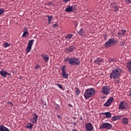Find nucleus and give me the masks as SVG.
<instances>
[{
  "label": "nucleus",
  "instance_id": "nucleus-28",
  "mask_svg": "<svg viewBox=\"0 0 131 131\" xmlns=\"http://www.w3.org/2000/svg\"><path fill=\"white\" fill-rule=\"evenodd\" d=\"M47 17H48V24H50L51 22H52V19L53 18V16H49V15H47Z\"/></svg>",
  "mask_w": 131,
  "mask_h": 131
},
{
  "label": "nucleus",
  "instance_id": "nucleus-5",
  "mask_svg": "<svg viewBox=\"0 0 131 131\" xmlns=\"http://www.w3.org/2000/svg\"><path fill=\"white\" fill-rule=\"evenodd\" d=\"M33 42H34V39L30 40L29 41L26 50L27 54H28V53H29L31 51L32 46L33 45Z\"/></svg>",
  "mask_w": 131,
  "mask_h": 131
},
{
  "label": "nucleus",
  "instance_id": "nucleus-27",
  "mask_svg": "<svg viewBox=\"0 0 131 131\" xmlns=\"http://www.w3.org/2000/svg\"><path fill=\"white\" fill-rule=\"evenodd\" d=\"M112 9H113L114 12H117V11H118V10H119V8H118V7H117V6H113L112 7Z\"/></svg>",
  "mask_w": 131,
  "mask_h": 131
},
{
  "label": "nucleus",
  "instance_id": "nucleus-30",
  "mask_svg": "<svg viewBox=\"0 0 131 131\" xmlns=\"http://www.w3.org/2000/svg\"><path fill=\"white\" fill-rule=\"evenodd\" d=\"M102 60L101 58H98L97 59L95 60V63H96V64H100L101 62H102Z\"/></svg>",
  "mask_w": 131,
  "mask_h": 131
},
{
  "label": "nucleus",
  "instance_id": "nucleus-34",
  "mask_svg": "<svg viewBox=\"0 0 131 131\" xmlns=\"http://www.w3.org/2000/svg\"><path fill=\"white\" fill-rule=\"evenodd\" d=\"M58 26H59V25L57 23L55 24H53L52 25V27H53L54 28H56L58 27Z\"/></svg>",
  "mask_w": 131,
  "mask_h": 131
},
{
  "label": "nucleus",
  "instance_id": "nucleus-36",
  "mask_svg": "<svg viewBox=\"0 0 131 131\" xmlns=\"http://www.w3.org/2000/svg\"><path fill=\"white\" fill-rule=\"evenodd\" d=\"M114 82H115V83H116V84H118V83H119V80L115 79L114 80Z\"/></svg>",
  "mask_w": 131,
  "mask_h": 131
},
{
  "label": "nucleus",
  "instance_id": "nucleus-39",
  "mask_svg": "<svg viewBox=\"0 0 131 131\" xmlns=\"http://www.w3.org/2000/svg\"><path fill=\"white\" fill-rule=\"evenodd\" d=\"M128 4H131V0H125Z\"/></svg>",
  "mask_w": 131,
  "mask_h": 131
},
{
  "label": "nucleus",
  "instance_id": "nucleus-15",
  "mask_svg": "<svg viewBox=\"0 0 131 131\" xmlns=\"http://www.w3.org/2000/svg\"><path fill=\"white\" fill-rule=\"evenodd\" d=\"M41 57L43 59L44 61L46 63H48L49 62V60L50 59V57L48 55V54H42Z\"/></svg>",
  "mask_w": 131,
  "mask_h": 131
},
{
  "label": "nucleus",
  "instance_id": "nucleus-29",
  "mask_svg": "<svg viewBox=\"0 0 131 131\" xmlns=\"http://www.w3.org/2000/svg\"><path fill=\"white\" fill-rule=\"evenodd\" d=\"M55 108L57 111H60V110H61V107H60V105H59L58 104H57V103H55Z\"/></svg>",
  "mask_w": 131,
  "mask_h": 131
},
{
  "label": "nucleus",
  "instance_id": "nucleus-32",
  "mask_svg": "<svg viewBox=\"0 0 131 131\" xmlns=\"http://www.w3.org/2000/svg\"><path fill=\"white\" fill-rule=\"evenodd\" d=\"M75 91L77 96H79V94H80V91H79V90L77 88H76Z\"/></svg>",
  "mask_w": 131,
  "mask_h": 131
},
{
  "label": "nucleus",
  "instance_id": "nucleus-38",
  "mask_svg": "<svg viewBox=\"0 0 131 131\" xmlns=\"http://www.w3.org/2000/svg\"><path fill=\"white\" fill-rule=\"evenodd\" d=\"M113 61H114V59H113V58H110L108 59L109 63H111V62H113Z\"/></svg>",
  "mask_w": 131,
  "mask_h": 131
},
{
  "label": "nucleus",
  "instance_id": "nucleus-19",
  "mask_svg": "<svg viewBox=\"0 0 131 131\" xmlns=\"http://www.w3.org/2000/svg\"><path fill=\"white\" fill-rule=\"evenodd\" d=\"M126 68L128 69L129 72H131V61H129L127 63Z\"/></svg>",
  "mask_w": 131,
  "mask_h": 131
},
{
  "label": "nucleus",
  "instance_id": "nucleus-6",
  "mask_svg": "<svg viewBox=\"0 0 131 131\" xmlns=\"http://www.w3.org/2000/svg\"><path fill=\"white\" fill-rule=\"evenodd\" d=\"M66 67L65 66H63L61 68V71H62V76L63 78L64 79H67L68 78V73L66 72Z\"/></svg>",
  "mask_w": 131,
  "mask_h": 131
},
{
  "label": "nucleus",
  "instance_id": "nucleus-41",
  "mask_svg": "<svg viewBox=\"0 0 131 131\" xmlns=\"http://www.w3.org/2000/svg\"><path fill=\"white\" fill-rule=\"evenodd\" d=\"M62 1H63L64 3H67L68 2L70 1V0H62Z\"/></svg>",
  "mask_w": 131,
  "mask_h": 131
},
{
  "label": "nucleus",
  "instance_id": "nucleus-42",
  "mask_svg": "<svg viewBox=\"0 0 131 131\" xmlns=\"http://www.w3.org/2000/svg\"><path fill=\"white\" fill-rule=\"evenodd\" d=\"M68 106L69 107H70V108H72V107H73V106H72V105L70 103H69Z\"/></svg>",
  "mask_w": 131,
  "mask_h": 131
},
{
  "label": "nucleus",
  "instance_id": "nucleus-16",
  "mask_svg": "<svg viewBox=\"0 0 131 131\" xmlns=\"http://www.w3.org/2000/svg\"><path fill=\"white\" fill-rule=\"evenodd\" d=\"M37 119H38V116H36L35 117H33V118H31L30 120L31 122H32V123H35V122L37 121Z\"/></svg>",
  "mask_w": 131,
  "mask_h": 131
},
{
  "label": "nucleus",
  "instance_id": "nucleus-18",
  "mask_svg": "<svg viewBox=\"0 0 131 131\" xmlns=\"http://www.w3.org/2000/svg\"><path fill=\"white\" fill-rule=\"evenodd\" d=\"M121 118L120 116H115L112 118V121H116V120H119V119Z\"/></svg>",
  "mask_w": 131,
  "mask_h": 131
},
{
  "label": "nucleus",
  "instance_id": "nucleus-10",
  "mask_svg": "<svg viewBox=\"0 0 131 131\" xmlns=\"http://www.w3.org/2000/svg\"><path fill=\"white\" fill-rule=\"evenodd\" d=\"M127 108V103L125 102L122 101L119 104V109H126Z\"/></svg>",
  "mask_w": 131,
  "mask_h": 131
},
{
  "label": "nucleus",
  "instance_id": "nucleus-7",
  "mask_svg": "<svg viewBox=\"0 0 131 131\" xmlns=\"http://www.w3.org/2000/svg\"><path fill=\"white\" fill-rule=\"evenodd\" d=\"M112 127V125L108 123H103L100 126V128L110 129Z\"/></svg>",
  "mask_w": 131,
  "mask_h": 131
},
{
  "label": "nucleus",
  "instance_id": "nucleus-2",
  "mask_svg": "<svg viewBox=\"0 0 131 131\" xmlns=\"http://www.w3.org/2000/svg\"><path fill=\"white\" fill-rule=\"evenodd\" d=\"M64 62H68L70 65L74 66V65H79L80 60H79L78 58L75 57H67L64 58Z\"/></svg>",
  "mask_w": 131,
  "mask_h": 131
},
{
  "label": "nucleus",
  "instance_id": "nucleus-14",
  "mask_svg": "<svg viewBox=\"0 0 131 131\" xmlns=\"http://www.w3.org/2000/svg\"><path fill=\"white\" fill-rule=\"evenodd\" d=\"M0 74L2 75V76H3L4 77H7V75H9V76H11V74L5 72L4 70H3L0 71Z\"/></svg>",
  "mask_w": 131,
  "mask_h": 131
},
{
  "label": "nucleus",
  "instance_id": "nucleus-47",
  "mask_svg": "<svg viewBox=\"0 0 131 131\" xmlns=\"http://www.w3.org/2000/svg\"><path fill=\"white\" fill-rule=\"evenodd\" d=\"M80 120H82V118H80Z\"/></svg>",
  "mask_w": 131,
  "mask_h": 131
},
{
  "label": "nucleus",
  "instance_id": "nucleus-4",
  "mask_svg": "<svg viewBox=\"0 0 131 131\" xmlns=\"http://www.w3.org/2000/svg\"><path fill=\"white\" fill-rule=\"evenodd\" d=\"M117 43V40L114 38H110L104 44L105 48H110L111 46L113 45H116Z\"/></svg>",
  "mask_w": 131,
  "mask_h": 131
},
{
  "label": "nucleus",
  "instance_id": "nucleus-26",
  "mask_svg": "<svg viewBox=\"0 0 131 131\" xmlns=\"http://www.w3.org/2000/svg\"><path fill=\"white\" fill-rule=\"evenodd\" d=\"M73 37V34H69L66 36V38L67 39H70V38H72V37Z\"/></svg>",
  "mask_w": 131,
  "mask_h": 131
},
{
  "label": "nucleus",
  "instance_id": "nucleus-12",
  "mask_svg": "<svg viewBox=\"0 0 131 131\" xmlns=\"http://www.w3.org/2000/svg\"><path fill=\"white\" fill-rule=\"evenodd\" d=\"M125 32H126V30H120L117 33V36L119 38H121V37H123L125 35Z\"/></svg>",
  "mask_w": 131,
  "mask_h": 131
},
{
  "label": "nucleus",
  "instance_id": "nucleus-43",
  "mask_svg": "<svg viewBox=\"0 0 131 131\" xmlns=\"http://www.w3.org/2000/svg\"><path fill=\"white\" fill-rule=\"evenodd\" d=\"M32 116H34V117H35V116H37V115H36V114H35V113H34V114L32 115Z\"/></svg>",
  "mask_w": 131,
  "mask_h": 131
},
{
  "label": "nucleus",
  "instance_id": "nucleus-13",
  "mask_svg": "<svg viewBox=\"0 0 131 131\" xmlns=\"http://www.w3.org/2000/svg\"><path fill=\"white\" fill-rule=\"evenodd\" d=\"M112 102H113V97H110L103 104V106H105V107H109V106L112 104Z\"/></svg>",
  "mask_w": 131,
  "mask_h": 131
},
{
  "label": "nucleus",
  "instance_id": "nucleus-37",
  "mask_svg": "<svg viewBox=\"0 0 131 131\" xmlns=\"http://www.w3.org/2000/svg\"><path fill=\"white\" fill-rule=\"evenodd\" d=\"M56 85H57V86H58V88H59V89L62 90V86L61 84L57 83V84H56Z\"/></svg>",
  "mask_w": 131,
  "mask_h": 131
},
{
  "label": "nucleus",
  "instance_id": "nucleus-1",
  "mask_svg": "<svg viewBox=\"0 0 131 131\" xmlns=\"http://www.w3.org/2000/svg\"><path fill=\"white\" fill-rule=\"evenodd\" d=\"M121 72H122V70L121 69L117 68H114L112 71L110 75V77L112 79H116L120 76V74H121Z\"/></svg>",
  "mask_w": 131,
  "mask_h": 131
},
{
  "label": "nucleus",
  "instance_id": "nucleus-17",
  "mask_svg": "<svg viewBox=\"0 0 131 131\" xmlns=\"http://www.w3.org/2000/svg\"><path fill=\"white\" fill-rule=\"evenodd\" d=\"M0 131H10L9 128L6 127L3 125H0Z\"/></svg>",
  "mask_w": 131,
  "mask_h": 131
},
{
  "label": "nucleus",
  "instance_id": "nucleus-46",
  "mask_svg": "<svg viewBox=\"0 0 131 131\" xmlns=\"http://www.w3.org/2000/svg\"><path fill=\"white\" fill-rule=\"evenodd\" d=\"M74 126H76V123H74Z\"/></svg>",
  "mask_w": 131,
  "mask_h": 131
},
{
  "label": "nucleus",
  "instance_id": "nucleus-33",
  "mask_svg": "<svg viewBox=\"0 0 131 131\" xmlns=\"http://www.w3.org/2000/svg\"><path fill=\"white\" fill-rule=\"evenodd\" d=\"M11 46V44H9L8 42H5L4 45V48H8V47H10Z\"/></svg>",
  "mask_w": 131,
  "mask_h": 131
},
{
  "label": "nucleus",
  "instance_id": "nucleus-3",
  "mask_svg": "<svg viewBox=\"0 0 131 131\" xmlns=\"http://www.w3.org/2000/svg\"><path fill=\"white\" fill-rule=\"evenodd\" d=\"M94 95H95V89L90 88L85 90L84 94V97L85 99H86L88 100L89 98H92V97H93Z\"/></svg>",
  "mask_w": 131,
  "mask_h": 131
},
{
  "label": "nucleus",
  "instance_id": "nucleus-35",
  "mask_svg": "<svg viewBox=\"0 0 131 131\" xmlns=\"http://www.w3.org/2000/svg\"><path fill=\"white\" fill-rule=\"evenodd\" d=\"M4 12H5V10H4V9L0 8V16H1V15H2V14H3V13H4Z\"/></svg>",
  "mask_w": 131,
  "mask_h": 131
},
{
  "label": "nucleus",
  "instance_id": "nucleus-23",
  "mask_svg": "<svg viewBox=\"0 0 131 131\" xmlns=\"http://www.w3.org/2000/svg\"><path fill=\"white\" fill-rule=\"evenodd\" d=\"M128 123V119H127V118H122V123L124 124H127Z\"/></svg>",
  "mask_w": 131,
  "mask_h": 131
},
{
  "label": "nucleus",
  "instance_id": "nucleus-40",
  "mask_svg": "<svg viewBox=\"0 0 131 131\" xmlns=\"http://www.w3.org/2000/svg\"><path fill=\"white\" fill-rule=\"evenodd\" d=\"M39 69V66L37 65L35 67V69Z\"/></svg>",
  "mask_w": 131,
  "mask_h": 131
},
{
  "label": "nucleus",
  "instance_id": "nucleus-11",
  "mask_svg": "<svg viewBox=\"0 0 131 131\" xmlns=\"http://www.w3.org/2000/svg\"><path fill=\"white\" fill-rule=\"evenodd\" d=\"M75 46L74 45L71 46L67 48L66 52L67 54H70V53L73 52L75 50Z\"/></svg>",
  "mask_w": 131,
  "mask_h": 131
},
{
  "label": "nucleus",
  "instance_id": "nucleus-24",
  "mask_svg": "<svg viewBox=\"0 0 131 131\" xmlns=\"http://www.w3.org/2000/svg\"><path fill=\"white\" fill-rule=\"evenodd\" d=\"M29 35V33L27 31H24L23 34V37H27Z\"/></svg>",
  "mask_w": 131,
  "mask_h": 131
},
{
  "label": "nucleus",
  "instance_id": "nucleus-20",
  "mask_svg": "<svg viewBox=\"0 0 131 131\" xmlns=\"http://www.w3.org/2000/svg\"><path fill=\"white\" fill-rule=\"evenodd\" d=\"M78 34L81 36H84V30L81 28L79 31L78 32Z\"/></svg>",
  "mask_w": 131,
  "mask_h": 131
},
{
  "label": "nucleus",
  "instance_id": "nucleus-31",
  "mask_svg": "<svg viewBox=\"0 0 131 131\" xmlns=\"http://www.w3.org/2000/svg\"><path fill=\"white\" fill-rule=\"evenodd\" d=\"M120 45L121 47H123V46L125 45V41L124 40H122L121 41H120Z\"/></svg>",
  "mask_w": 131,
  "mask_h": 131
},
{
  "label": "nucleus",
  "instance_id": "nucleus-21",
  "mask_svg": "<svg viewBox=\"0 0 131 131\" xmlns=\"http://www.w3.org/2000/svg\"><path fill=\"white\" fill-rule=\"evenodd\" d=\"M102 114L106 116V118H111V113L109 112L102 113Z\"/></svg>",
  "mask_w": 131,
  "mask_h": 131
},
{
  "label": "nucleus",
  "instance_id": "nucleus-45",
  "mask_svg": "<svg viewBox=\"0 0 131 131\" xmlns=\"http://www.w3.org/2000/svg\"><path fill=\"white\" fill-rule=\"evenodd\" d=\"M57 117H58V118H61V116H60V115H57Z\"/></svg>",
  "mask_w": 131,
  "mask_h": 131
},
{
  "label": "nucleus",
  "instance_id": "nucleus-9",
  "mask_svg": "<svg viewBox=\"0 0 131 131\" xmlns=\"http://www.w3.org/2000/svg\"><path fill=\"white\" fill-rule=\"evenodd\" d=\"M85 127L86 131H92L93 129H94V126L91 123H85Z\"/></svg>",
  "mask_w": 131,
  "mask_h": 131
},
{
  "label": "nucleus",
  "instance_id": "nucleus-8",
  "mask_svg": "<svg viewBox=\"0 0 131 131\" xmlns=\"http://www.w3.org/2000/svg\"><path fill=\"white\" fill-rule=\"evenodd\" d=\"M102 92L104 95H108L110 93V86H103L102 89Z\"/></svg>",
  "mask_w": 131,
  "mask_h": 131
},
{
  "label": "nucleus",
  "instance_id": "nucleus-25",
  "mask_svg": "<svg viewBox=\"0 0 131 131\" xmlns=\"http://www.w3.org/2000/svg\"><path fill=\"white\" fill-rule=\"evenodd\" d=\"M26 127L27 128H29V129H32V127H33V124L31 123H28L27 124Z\"/></svg>",
  "mask_w": 131,
  "mask_h": 131
},
{
  "label": "nucleus",
  "instance_id": "nucleus-44",
  "mask_svg": "<svg viewBox=\"0 0 131 131\" xmlns=\"http://www.w3.org/2000/svg\"><path fill=\"white\" fill-rule=\"evenodd\" d=\"M9 103V104H10V105H11V106H13V103H12V101H10V102H8Z\"/></svg>",
  "mask_w": 131,
  "mask_h": 131
},
{
  "label": "nucleus",
  "instance_id": "nucleus-22",
  "mask_svg": "<svg viewBox=\"0 0 131 131\" xmlns=\"http://www.w3.org/2000/svg\"><path fill=\"white\" fill-rule=\"evenodd\" d=\"M66 12H72L73 11V7L72 6L69 7L67 8L65 10Z\"/></svg>",
  "mask_w": 131,
  "mask_h": 131
}]
</instances>
